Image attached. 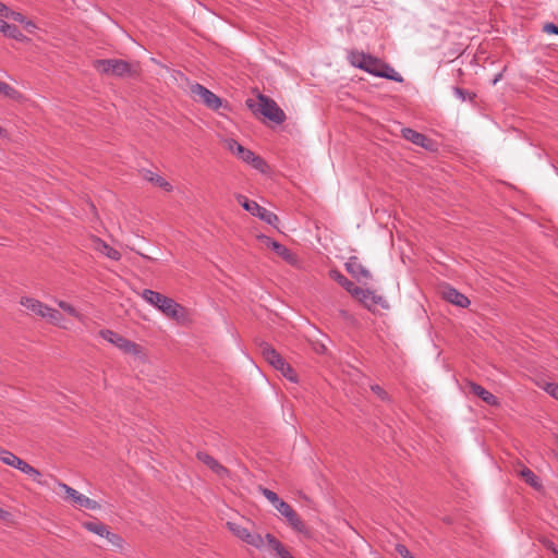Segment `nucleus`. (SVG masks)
I'll return each instance as SVG.
<instances>
[{
  "mask_svg": "<svg viewBox=\"0 0 558 558\" xmlns=\"http://www.w3.org/2000/svg\"><path fill=\"white\" fill-rule=\"evenodd\" d=\"M141 295L148 304L156 307L167 317L177 322H184L186 319L187 313L185 307L173 299L150 289L143 290Z\"/></svg>",
  "mask_w": 558,
  "mask_h": 558,
  "instance_id": "f257e3e1",
  "label": "nucleus"
},
{
  "mask_svg": "<svg viewBox=\"0 0 558 558\" xmlns=\"http://www.w3.org/2000/svg\"><path fill=\"white\" fill-rule=\"evenodd\" d=\"M93 65L99 73L116 77H134L138 74V64L122 59H97Z\"/></svg>",
  "mask_w": 558,
  "mask_h": 558,
  "instance_id": "f03ea898",
  "label": "nucleus"
},
{
  "mask_svg": "<svg viewBox=\"0 0 558 558\" xmlns=\"http://www.w3.org/2000/svg\"><path fill=\"white\" fill-rule=\"evenodd\" d=\"M259 351L265 361L275 369L279 371L287 379L293 383L298 380L294 369L284 361L274 347L267 342H262L259 344Z\"/></svg>",
  "mask_w": 558,
  "mask_h": 558,
  "instance_id": "7ed1b4c3",
  "label": "nucleus"
},
{
  "mask_svg": "<svg viewBox=\"0 0 558 558\" xmlns=\"http://www.w3.org/2000/svg\"><path fill=\"white\" fill-rule=\"evenodd\" d=\"M363 71L374 76L388 78L395 82L403 81L402 76L392 66L371 54L366 58Z\"/></svg>",
  "mask_w": 558,
  "mask_h": 558,
  "instance_id": "20e7f679",
  "label": "nucleus"
},
{
  "mask_svg": "<svg viewBox=\"0 0 558 558\" xmlns=\"http://www.w3.org/2000/svg\"><path fill=\"white\" fill-rule=\"evenodd\" d=\"M235 198L243 209L248 211L252 216L258 217L260 220L272 227H277L279 218L276 214L267 210L265 207H262L256 202L248 199L242 194H238Z\"/></svg>",
  "mask_w": 558,
  "mask_h": 558,
  "instance_id": "39448f33",
  "label": "nucleus"
},
{
  "mask_svg": "<svg viewBox=\"0 0 558 558\" xmlns=\"http://www.w3.org/2000/svg\"><path fill=\"white\" fill-rule=\"evenodd\" d=\"M228 148L231 153L235 154L241 160L251 165L254 169L264 172L267 167L265 160L255 155L251 149L245 148L235 140H229L227 142Z\"/></svg>",
  "mask_w": 558,
  "mask_h": 558,
  "instance_id": "423d86ee",
  "label": "nucleus"
},
{
  "mask_svg": "<svg viewBox=\"0 0 558 558\" xmlns=\"http://www.w3.org/2000/svg\"><path fill=\"white\" fill-rule=\"evenodd\" d=\"M99 336L104 340H106V341L110 342L111 344H113L114 347H117L123 353L133 354V355H137L141 353V347L137 343L124 338L123 336H121L118 332H114L113 330L101 329L99 331Z\"/></svg>",
  "mask_w": 558,
  "mask_h": 558,
  "instance_id": "0eeeda50",
  "label": "nucleus"
},
{
  "mask_svg": "<svg viewBox=\"0 0 558 558\" xmlns=\"http://www.w3.org/2000/svg\"><path fill=\"white\" fill-rule=\"evenodd\" d=\"M229 531L242 542L259 549L264 546V538L260 534L251 532L248 526L240 522H227Z\"/></svg>",
  "mask_w": 558,
  "mask_h": 558,
  "instance_id": "6e6552de",
  "label": "nucleus"
},
{
  "mask_svg": "<svg viewBox=\"0 0 558 558\" xmlns=\"http://www.w3.org/2000/svg\"><path fill=\"white\" fill-rule=\"evenodd\" d=\"M259 101V112L270 121L281 124L286 121V113L284 111L277 105V102L265 96L259 95L258 96Z\"/></svg>",
  "mask_w": 558,
  "mask_h": 558,
  "instance_id": "1a4fd4ad",
  "label": "nucleus"
},
{
  "mask_svg": "<svg viewBox=\"0 0 558 558\" xmlns=\"http://www.w3.org/2000/svg\"><path fill=\"white\" fill-rule=\"evenodd\" d=\"M191 94L195 100L203 102L211 110L216 111L222 106L220 97L198 83L191 85Z\"/></svg>",
  "mask_w": 558,
  "mask_h": 558,
  "instance_id": "9d476101",
  "label": "nucleus"
},
{
  "mask_svg": "<svg viewBox=\"0 0 558 558\" xmlns=\"http://www.w3.org/2000/svg\"><path fill=\"white\" fill-rule=\"evenodd\" d=\"M289 523V525L296 532L310 536V530L301 520L294 509L286 501H280L279 507L276 509Z\"/></svg>",
  "mask_w": 558,
  "mask_h": 558,
  "instance_id": "9b49d317",
  "label": "nucleus"
},
{
  "mask_svg": "<svg viewBox=\"0 0 558 558\" xmlns=\"http://www.w3.org/2000/svg\"><path fill=\"white\" fill-rule=\"evenodd\" d=\"M58 486L66 494V497L70 498L74 504L78 505L80 507L89 509V510H98L100 509V505L94 500L88 498L87 496L78 493L76 489L72 488L71 486L58 482Z\"/></svg>",
  "mask_w": 558,
  "mask_h": 558,
  "instance_id": "f8f14e48",
  "label": "nucleus"
},
{
  "mask_svg": "<svg viewBox=\"0 0 558 558\" xmlns=\"http://www.w3.org/2000/svg\"><path fill=\"white\" fill-rule=\"evenodd\" d=\"M367 310L376 311L377 306L381 308H389V304L386 299L381 295L376 294L374 291L368 289H362V293L355 296Z\"/></svg>",
  "mask_w": 558,
  "mask_h": 558,
  "instance_id": "ddd939ff",
  "label": "nucleus"
},
{
  "mask_svg": "<svg viewBox=\"0 0 558 558\" xmlns=\"http://www.w3.org/2000/svg\"><path fill=\"white\" fill-rule=\"evenodd\" d=\"M260 239L264 241L266 246L270 247L277 255H279L283 260H286L290 265H295L298 263V257L293 254L287 246L283 244L263 235Z\"/></svg>",
  "mask_w": 558,
  "mask_h": 558,
  "instance_id": "4468645a",
  "label": "nucleus"
},
{
  "mask_svg": "<svg viewBox=\"0 0 558 558\" xmlns=\"http://www.w3.org/2000/svg\"><path fill=\"white\" fill-rule=\"evenodd\" d=\"M441 295L447 302L456 306L466 308L470 305L468 296L450 286H445L441 289Z\"/></svg>",
  "mask_w": 558,
  "mask_h": 558,
  "instance_id": "2eb2a0df",
  "label": "nucleus"
},
{
  "mask_svg": "<svg viewBox=\"0 0 558 558\" xmlns=\"http://www.w3.org/2000/svg\"><path fill=\"white\" fill-rule=\"evenodd\" d=\"M347 271L361 281L362 279L368 280L372 278L371 272L361 264L359 257L350 256L348 262L345 263Z\"/></svg>",
  "mask_w": 558,
  "mask_h": 558,
  "instance_id": "dca6fc26",
  "label": "nucleus"
},
{
  "mask_svg": "<svg viewBox=\"0 0 558 558\" xmlns=\"http://www.w3.org/2000/svg\"><path fill=\"white\" fill-rule=\"evenodd\" d=\"M196 457L201 462L207 465L217 475L223 477L229 474L228 469L220 464L214 457H211L207 452L198 451Z\"/></svg>",
  "mask_w": 558,
  "mask_h": 558,
  "instance_id": "f3484780",
  "label": "nucleus"
},
{
  "mask_svg": "<svg viewBox=\"0 0 558 558\" xmlns=\"http://www.w3.org/2000/svg\"><path fill=\"white\" fill-rule=\"evenodd\" d=\"M469 391L489 405L498 404L497 397H495L493 393H490L488 390H486L484 387L476 383H469Z\"/></svg>",
  "mask_w": 558,
  "mask_h": 558,
  "instance_id": "a211bd4d",
  "label": "nucleus"
},
{
  "mask_svg": "<svg viewBox=\"0 0 558 558\" xmlns=\"http://www.w3.org/2000/svg\"><path fill=\"white\" fill-rule=\"evenodd\" d=\"M265 539L269 549L275 551L278 558H294L290 551L282 545V543L277 539L272 534L267 533L265 535Z\"/></svg>",
  "mask_w": 558,
  "mask_h": 558,
  "instance_id": "6ab92c4d",
  "label": "nucleus"
},
{
  "mask_svg": "<svg viewBox=\"0 0 558 558\" xmlns=\"http://www.w3.org/2000/svg\"><path fill=\"white\" fill-rule=\"evenodd\" d=\"M330 276L342 287L344 288L351 295H353L354 298L356 296V294H360L362 293V288L357 287L354 284V282H352L351 280H349L345 276H343L341 272L337 271V270H332L330 272Z\"/></svg>",
  "mask_w": 558,
  "mask_h": 558,
  "instance_id": "aec40b11",
  "label": "nucleus"
},
{
  "mask_svg": "<svg viewBox=\"0 0 558 558\" xmlns=\"http://www.w3.org/2000/svg\"><path fill=\"white\" fill-rule=\"evenodd\" d=\"M0 32L12 39L17 41H25L27 37L19 29V27L14 24H9L8 22L0 20Z\"/></svg>",
  "mask_w": 558,
  "mask_h": 558,
  "instance_id": "412c9836",
  "label": "nucleus"
},
{
  "mask_svg": "<svg viewBox=\"0 0 558 558\" xmlns=\"http://www.w3.org/2000/svg\"><path fill=\"white\" fill-rule=\"evenodd\" d=\"M21 305H23L26 310L31 311L33 314L41 318L45 315V311L48 306L40 302L39 300L33 298H22Z\"/></svg>",
  "mask_w": 558,
  "mask_h": 558,
  "instance_id": "4be33fe9",
  "label": "nucleus"
},
{
  "mask_svg": "<svg viewBox=\"0 0 558 558\" xmlns=\"http://www.w3.org/2000/svg\"><path fill=\"white\" fill-rule=\"evenodd\" d=\"M401 133L407 141L421 147H427L426 143L429 142V140L424 134L410 128L402 129Z\"/></svg>",
  "mask_w": 558,
  "mask_h": 558,
  "instance_id": "5701e85b",
  "label": "nucleus"
},
{
  "mask_svg": "<svg viewBox=\"0 0 558 558\" xmlns=\"http://www.w3.org/2000/svg\"><path fill=\"white\" fill-rule=\"evenodd\" d=\"M95 248L112 260H119L121 258V253L118 250L111 247L100 239H96Z\"/></svg>",
  "mask_w": 558,
  "mask_h": 558,
  "instance_id": "b1692460",
  "label": "nucleus"
},
{
  "mask_svg": "<svg viewBox=\"0 0 558 558\" xmlns=\"http://www.w3.org/2000/svg\"><path fill=\"white\" fill-rule=\"evenodd\" d=\"M82 526L100 537L108 534V526L98 520L83 522Z\"/></svg>",
  "mask_w": 558,
  "mask_h": 558,
  "instance_id": "393cba45",
  "label": "nucleus"
},
{
  "mask_svg": "<svg viewBox=\"0 0 558 558\" xmlns=\"http://www.w3.org/2000/svg\"><path fill=\"white\" fill-rule=\"evenodd\" d=\"M0 460L4 464L10 465L16 470L19 469V466L21 465V463L23 461L21 458L15 456L13 452H11L4 448H0Z\"/></svg>",
  "mask_w": 558,
  "mask_h": 558,
  "instance_id": "a878e982",
  "label": "nucleus"
},
{
  "mask_svg": "<svg viewBox=\"0 0 558 558\" xmlns=\"http://www.w3.org/2000/svg\"><path fill=\"white\" fill-rule=\"evenodd\" d=\"M369 57V54L367 53H364V52H361V51H356V50H353L349 53V62L355 66V68H359L361 70L364 69V65H365V62H366V58Z\"/></svg>",
  "mask_w": 558,
  "mask_h": 558,
  "instance_id": "bb28decb",
  "label": "nucleus"
},
{
  "mask_svg": "<svg viewBox=\"0 0 558 558\" xmlns=\"http://www.w3.org/2000/svg\"><path fill=\"white\" fill-rule=\"evenodd\" d=\"M4 16L11 17L13 21L24 24L26 31L31 33L36 28V25L32 21L26 20V17L20 12L10 11V13H5Z\"/></svg>",
  "mask_w": 558,
  "mask_h": 558,
  "instance_id": "cd10ccee",
  "label": "nucleus"
},
{
  "mask_svg": "<svg viewBox=\"0 0 558 558\" xmlns=\"http://www.w3.org/2000/svg\"><path fill=\"white\" fill-rule=\"evenodd\" d=\"M145 179L154 183L155 185L163 189L165 191H171L172 186L171 184L166 181L162 177L153 173L151 171H147L145 174Z\"/></svg>",
  "mask_w": 558,
  "mask_h": 558,
  "instance_id": "c85d7f7f",
  "label": "nucleus"
},
{
  "mask_svg": "<svg viewBox=\"0 0 558 558\" xmlns=\"http://www.w3.org/2000/svg\"><path fill=\"white\" fill-rule=\"evenodd\" d=\"M521 476L524 478V481L532 486L533 488H541L542 484L539 482V478L535 475V473L530 470L529 468H523L520 472Z\"/></svg>",
  "mask_w": 558,
  "mask_h": 558,
  "instance_id": "c756f323",
  "label": "nucleus"
},
{
  "mask_svg": "<svg viewBox=\"0 0 558 558\" xmlns=\"http://www.w3.org/2000/svg\"><path fill=\"white\" fill-rule=\"evenodd\" d=\"M258 490L276 509L279 507L280 501H283L275 492L266 487L259 486Z\"/></svg>",
  "mask_w": 558,
  "mask_h": 558,
  "instance_id": "7c9ffc66",
  "label": "nucleus"
},
{
  "mask_svg": "<svg viewBox=\"0 0 558 558\" xmlns=\"http://www.w3.org/2000/svg\"><path fill=\"white\" fill-rule=\"evenodd\" d=\"M43 318H46L48 322H50L54 325H60V323L62 320V316H61L60 312L57 311L56 308H52L49 306H47Z\"/></svg>",
  "mask_w": 558,
  "mask_h": 558,
  "instance_id": "2f4dec72",
  "label": "nucleus"
},
{
  "mask_svg": "<svg viewBox=\"0 0 558 558\" xmlns=\"http://www.w3.org/2000/svg\"><path fill=\"white\" fill-rule=\"evenodd\" d=\"M105 538L108 541V543L112 547H114L117 549H122L123 548L124 541H123V538L120 535H118V534H116V533H113V532L108 530V534L105 535Z\"/></svg>",
  "mask_w": 558,
  "mask_h": 558,
  "instance_id": "473e14b6",
  "label": "nucleus"
},
{
  "mask_svg": "<svg viewBox=\"0 0 558 558\" xmlns=\"http://www.w3.org/2000/svg\"><path fill=\"white\" fill-rule=\"evenodd\" d=\"M58 305L60 308H62L64 312H66L69 315L77 318V319H82V315L76 311V308L74 306H72L71 304L64 302V301H59L58 302Z\"/></svg>",
  "mask_w": 558,
  "mask_h": 558,
  "instance_id": "72a5a7b5",
  "label": "nucleus"
},
{
  "mask_svg": "<svg viewBox=\"0 0 558 558\" xmlns=\"http://www.w3.org/2000/svg\"><path fill=\"white\" fill-rule=\"evenodd\" d=\"M0 93L7 97L14 98L17 94L16 89L10 84L0 81Z\"/></svg>",
  "mask_w": 558,
  "mask_h": 558,
  "instance_id": "f704fd0d",
  "label": "nucleus"
},
{
  "mask_svg": "<svg viewBox=\"0 0 558 558\" xmlns=\"http://www.w3.org/2000/svg\"><path fill=\"white\" fill-rule=\"evenodd\" d=\"M453 93L454 95L461 99L462 101H465L468 98L470 100H473V98L475 97V95H470V93L463 88H460L458 86L453 87Z\"/></svg>",
  "mask_w": 558,
  "mask_h": 558,
  "instance_id": "c9c22d12",
  "label": "nucleus"
},
{
  "mask_svg": "<svg viewBox=\"0 0 558 558\" xmlns=\"http://www.w3.org/2000/svg\"><path fill=\"white\" fill-rule=\"evenodd\" d=\"M395 549L402 558H414L408 547L403 544H397Z\"/></svg>",
  "mask_w": 558,
  "mask_h": 558,
  "instance_id": "e433bc0d",
  "label": "nucleus"
},
{
  "mask_svg": "<svg viewBox=\"0 0 558 558\" xmlns=\"http://www.w3.org/2000/svg\"><path fill=\"white\" fill-rule=\"evenodd\" d=\"M545 391L553 398L558 400V384L548 383L545 386Z\"/></svg>",
  "mask_w": 558,
  "mask_h": 558,
  "instance_id": "4c0bfd02",
  "label": "nucleus"
},
{
  "mask_svg": "<svg viewBox=\"0 0 558 558\" xmlns=\"http://www.w3.org/2000/svg\"><path fill=\"white\" fill-rule=\"evenodd\" d=\"M372 391L378 396L380 400H387L388 395L387 392L379 386V385H373L371 386Z\"/></svg>",
  "mask_w": 558,
  "mask_h": 558,
  "instance_id": "58836bf2",
  "label": "nucleus"
},
{
  "mask_svg": "<svg viewBox=\"0 0 558 558\" xmlns=\"http://www.w3.org/2000/svg\"><path fill=\"white\" fill-rule=\"evenodd\" d=\"M19 471H21L22 473L26 474V475H31L32 473L35 472V468H33L32 465H29L26 461H22L21 465L19 466L17 469Z\"/></svg>",
  "mask_w": 558,
  "mask_h": 558,
  "instance_id": "ea45409f",
  "label": "nucleus"
},
{
  "mask_svg": "<svg viewBox=\"0 0 558 558\" xmlns=\"http://www.w3.org/2000/svg\"><path fill=\"white\" fill-rule=\"evenodd\" d=\"M29 476H31V477L33 478V481H34V482H36L37 484H39V485H41V486H48L47 481H43V480H41V473H40L37 469H35V472H34V473H32Z\"/></svg>",
  "mask_w": 558,
  "mask_h": 558,
  "instance_id": "a19ab883",
  "label": "nucleus"
},
{
  "mask_svg": "<svg viewBox=\"0 0 558 558\" xmlns=\"http://www.w3.org/2000/svg\"><path fill=\"white\" fill-rule=\"evenodd\" d=\"M543 29L548 34L558 35V26L554 23H546Z\"/></svg>",
  "mask_w": 558,
  "mask_h": 558,
  "instance_id": "79ce46f5",
  "label": "nucleus"
},
{
  "mask_svg": "<svg viewBox=\"0 0 558 558\" xmlns=\"http://www.w3.org/2000/svg\"><path fill=\"white\" fill-rule=\"evenodd\" d=\"M546 548L551 550L555 555H556V551H558V547H556V545L554 544V542L551 541H547L544 543Z\"/></svg>",
  "mask_w": 558,
  "mask_h": 558,
  "instance_id": "37998d69",
  "label": "nucleus"
},
{
  "mask_svg": "<svg viewBox=\"0 0 558 558\" xmlns=\"http://www.w3.org/2000/svg\"><path fill=\"white\" fill-rule=\"evenodd\" d=\"M5 13H10V10L7 8V5L0 2V15L4 16Z\"/></svg>",
  "mask_w": 558,
  "mask_h": 558,
  "instance_id": "c03bdc74",
  "label": "nucleus"
},
{
  "mask_svg": "<svg viewBox=\"0 0 558 558\" xmlns=\"http://www.w3.org/2000/svg\"><path fill=\"white\" fill-rule=\"evenodd\" d=\"M500 77H501V74H498V75L495 77V80L493 81V84H496V83L499 81V78H500Z\"/></svg>",
  "mask_w": 558,
  "mask_h": 558,
  "instance_id": "a18cd8bd",
  "label": "nucleus"
},
{
  "mask_svg": "<svg viewBox=\"0 0 558 558\" xmlns=\"http://www.w3.org/2000/svg\"><path fill=\"white\" fill-rule=\"evenodd\" d=\"M142 256H143L144 258L148 259V260H150V259H151V258H150L149 256H147V255L142 254Z\"/></svg>",
  "mask_w": 558,
  "mask_h": 558,
  "instance_id": "49530a36",
  "label": "nucleus"
},
{
  "mask_svg": "<svg viewBox=\"0 0 558 558\" xmlns=\"http://www.w3.org/2000/svg\"><path fill=\"white\" fill-rule=\"evenodd\" d=\"M2 133V128L0 126V134Z\"/></svg>",
  "mask_w": 558,
  "mask_h": 558,
  "instance_id": "de8ad7c7",
  "label": "nucleus"
},
{
  "mask_svg": "<svg viewBox=\"0 0 558 558\" xmlns=\"http://www.w3.org/2000/svg\"><path fill=\"white\" fill-rule=\"evenodd\" d=\"M556 439H557V441H558V434L556 435Z\"/></svg>",
  "mask_w": 558,
  "mask_h": 558,
  "instance_id": "09e8293b",
  "label": "nucleus"
},
{
  "mask_svg": "<svg viewBox=\"0 0 558 558\" xmlns=\"http://www.w3.org/2000/svg\"><path fill=\"white\" fill-rule=\"evenodd\" d=\"M2 512V510L0 509V513Z\"/></svg>",
  "mask_w": 558,
  "mask_h": 558,
  "instance_id": "8fccbe9b",
  "label": "nucleus"
}]
</instances>
